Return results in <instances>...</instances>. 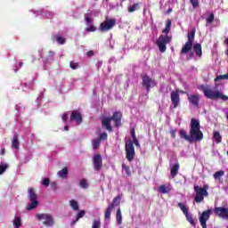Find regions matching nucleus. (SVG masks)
<instances>
[{"label":"nucleus","instance_id":"nucleus-28","mask_svg":"<svg viewBox=\"0 0 228 228\" xmlns=\"http://www.w3.org/2000/svg\"><path fill=\"white\" fill-rule=\"evenodd\" d=\"M185 218H186L187 222H189V224H191V225H192V227H195V224H196L195 219L193 218L192 215L186 214Z\"/></svg>","mask_w":228,"mask_h":228},{"label":"nucleus","instance_id":"nucleus-52","mask_svg":"<svg viewBox=\"0 0 228 228\" xmlns=\"http://www.w3.org/2000/svg\"><path fill=\"white\" fill-rule=\"evenodd\" d=\"M12 148L14 149L15 151H19V143H12Z\"/></svg>","mask_w":228,"mask_h":228},{"label":"nucleus","instance_id":"nucleus-57","mask_svg":"<svg viewBox=\"0 0 228 228\" xmlns=\"http://www.w3.org/2000/svg\"><path fill=\"white\" fill-rule=\"evenodd\" d=\"M19 65H20V67H22V65H24V63L20 62Z\"/></svg>","mask_w":228,"mask_h":228},{"label":"nucleus","instance_id":"nucleus-25","mask_svg":"<svg viewBox=\"0 0 228 228\" xmlns=\"http://www.w3.org/2000/svg\"><path fill=\"white\" fill-rule=\"evenodd\" d=\"M53 38L58 44H60V45H64L66 42L65 38L61 37L60 34L55 35Z\"/></svg>","mask_w":228,"mask_h":228},{"label":"nucleus","instance_id":"nucleus-37","mask_svg":"<svg viewBox=\"0 0 228 228\" xmlns=\"http://www.w3.org/2000/svg\"><path fill=\"white\" fill-rule=\"evenodd\" d=\"M213 20H215V13L210 12L208 17L206 19L207 24H213Z\"/></svg>","mask_w":228,"mask_h":228},{"label":"nucleus","instance_id":"nucleus-43","mask_svg":"<svg viewBox=\"0 0 228 228\" xmlns=\"http://www.w3.org/2000/svg\"><path fill=\"white\" fill-rule=\"evenodd\" d=\"M8 168V164H1L0 165V175L4 174V171Z\"/></svg>","mask_w":228,"mask_h":228},{"label":"nucleus","instance_id":"nucleus-49","mask_svg":"<svg viewBox=\"0 0 228 228\" xmlns=\"http://www.w3.org/2000/svg\"><path fill=\"white\" fill-rule=\"evenodd\" d=\"M62 120H63V122H67V120H69V114L64 113L62 115Z\"/></svg>","mask_w":228,"mask_h":228},{"label":"nucleus","instance_id":"nucleus-8","mask_svg":"<svg viewBox=\"0 0 228 228\" xmlns=\"http://www.w3.org/2000/svg\"><path fill=\"white\" fill-rule=\"evenodd\" d=\"M122 200V197L120 195L116 196L112 202L108 206V208L105 210L104 213V218L105 220H110L111 218V211L117 208V206H120V200Z\"/></svg>","mask_w":228,"mask_h":228},{"label":"nucleus","instance_id":"nucleus-2","mask_svg":"<svg viewBox=\"0 0 228 228\" xmlns=\"http://www.w3.org/2000/svg\"><path fill=\"white\" fill-rule=\"evenodd\" d=\"M198 88L203 92L207 99H210L211 101H217V99H221V101L224 102L228 101V96L224 94V93L218 89H211L206 87L204 85L200 86Z\"/></svg>","mask_w":228,"mask_h":228},{"label":"nucleus","instance_id":"nucleus-40","mask_svg":"<svg viewBox=\"0 0 228 228\" xmlns=\"http://www.w3.org/2000/svg\"><path fill=\"white\" fill-rule=\"evenodd\" d=\"M223 79H228V74L219 75L214 79V81L216 83V81H222Z\"/></svg>","mask_w":228,"mask_h":228},{"label":"nucleus","instance_id":"nucleus-56","mask_svg":"<svg viewBox=\"0 0 228 228\" xmlns=\"http://www.w3.org/2000/svg\"><path fill=\"white\" fill-rule=\"evenodd\" d=\"M4 152H5L4 149H2V150H1V154H2V156H4Z\"/></svg>","mask_w":228,"mask_h":228},{"label":"nucleus","instance_id":"nucleus-47","mask_svg":"<svg viewBox=\"0 0 228 228\" xmlns=\"http://www.w3.org/2000/svg\"><path fill=\"white\" fill-rule=\"evenodd\" d=\"M191 4H192V8H197L199 6V0H191Z\"/></svg>","mask_w":228,"mask_h":228},{"label":"nucleus","instance_id":"nucleus-31","mask_svg":"<svg viewBox=\"0 0 228 228\" xmlns=\"http://www.w3.org/2000/svg\"><path fill=\"white\" fill-rule=\"evenodd\" d=\"M225 175V172L224 170H220V171H216L213 177L214 179H220L222 177H224V175Z\"/></svg>","mask_w":228,"mask_h":228},{"label":"nucleus","instance_id":"nucleus-9","mask_svg":"<svg viewBox=\"0 0 228 228\" xmlns=\"http://www.w3.org/2000/svg\"><path fill=\"white\" fill-rule=\"evenodd\" d=\"M37 220L43 222L45 227H53L54 225V217L51 214H37Z\"/></svg>","mask_w":228,"mask_h":228},{"label":"nucleus","instance_id":"nucleus-1","mask_svg":"<svg viewBox=\"0 0 228 228\" xmlns=\"http://www.w3.org/2000/svg\"><path fill=\"white\" fill-rule=\"evenodd\" d=\"M190 134L184 129L179 131V136L182 140L193 143V142H201L204 139V134L200 131V122L195 118L191 119Z\"/></svg>","mask_w":228,"mask_h":228},{"label":"nucleus","instance_id":"nucleus-46","mask_svg":"<svg viewBox=\"0 0 228 228\" xmlns=\"http://www.w3.org/2000/svg\"><path fill=\"white\" fill-rule=\"evenodd\" d=\"M50 186H51L52 190H53V191H56L58 190V183H56V182H52L50 183Z\"/></svg>","mask_w":228,"mask_h":228},{"label":"nucleus","instance_id":"nucleus-45","mask_svg":"<svg viewBox=\"0 0 228 228\" xmlns=\"http://www.w3.org/2000/svg\"><path fill=\"white\" fill-rule=\"evenodd\" d=\"M50 184H51V180H49V178L43 179V186H45V188H47Z\"/></svg>","mask_w":228,"mask_h":228},{"label":"nucleus","instance_id":"nucleus-51","mask_svg":"<svg viewBox=\"0 0 228 228\" xmlns=\"http://www.w3.org/2000/svg\"><path fill=\"white\" fill-rule=\"evenodd\" d=\"M175 134H176V131L175 129L170 130V134H171L172 138H175Z\"/></svg>","mask_w":228,"mask_h":228},{"label":"nucleus","instance_id":"nucleus-53","mask_svg":"<svg viewBox=\"0 0 228 228\" xmlns=\"http://www.w3.org/2000/svg\"><path fill=\"white\" fill-rule=\"evenodd\" d=\"M94 51H89L86 53V56H88L89 58H92V56H94Z\"/></svg>","mask_w":228,"mask_h":228},{"label":"nucleus","instance_id":"nucleus-29","mask_svg":"<svg viewBox=\"0 0 228 228\" xmlns=\"http://www.w3.org/2000/svg\"><path fill=\"white\" fill-rule=\"evenodd\" d=\"M136 10H140V4L136 3L133 5L128 6L129 13H133V12H136Z\"/></svg>","mask_w":228,"mask_h":228},{"label":"nucleus","instance_id":"nucleus-20","mask_svg":"<svg viewBox=\"0 0 228 228\" xmlns=\"http://www.w3.org/2000/svg\"><path fill=\"white\" fill-rule=\"evenodd\" d=\"M106 140H108V134H106V132H103L100 134L99 138L93 141V143H101V142H106Z\"/></svg>","mask_w":228,"mask_h":228},{"label":"nucleus","instance_id":"nucleus-12","mask_svg":"<svg viewBox=\"0 0 228 228\" xmlns=\"http://www.w3.org/2000/svg\"><path fill=\"white\" fill-rule=\"evenodd\" d=\"M182 94H185L187 95V99H188L190 104H191L195 108H199V104L200 102V94H188L186 92H183V91H182Z\"/></svg>","mask_w":228,"mask_h":228},{"label":"nucleus","instance_id":"nucleus-10","mask_svg":"<svg viewBox=\"0 0 228 228\" xmlns=\"http://www.w3.org/2000/svg\"><path fill=\"white\" fill-rule=\"evenodd\" d=\"M141 77L142 80V86L147 92H151V88H154V86H156V80L152 79L149 75H142Z\"/></svg>","mask_w":228,"mask_h":228},{"label":"nucleus","instance_id":"nucleus-36","mask_svg":"<svg viewBox=\"0 0 228 228\" xmlns=\"http://www.w3.org/2000/svg\"><path fill=\"white\" fill-rule=\"evenodd\" d=\"M178 208H180V209L183 211V215L186 216L188 215V208H186V206L181 202L178 203Z\"/></svg>","mask_w":228,"mask_h":228},{"label":"nucleus","instance_id":"nucleus-41","mask_svg":"<svg viewBox=\"0 0 228 228\" xmlns=\"http://www.w3.org/2000/svg\"><path fill=\"white\" fill-rule=\"evenodd\" d=\"M85 20L86 22V26H90V24H93L94 19H92L88 14H85Z\"/></svg>","mask_w":228,"mask_h":228},{"label":"nucleus","instance_id":"nucleus-22","mask_svg":"<svg viewBox=\"0 0 228 228\" xmlns=\"http://www.w3.org/2000/svg\"><path fill=\"white\" fill-rule=\"evenodd\" d=\"M57 175L61 177V179H67V176L69 175V169L67 167H63L62 170H60L57 173Z\"/></svg>","mask_w":228,"mask_h":228},{"label":"nucleus","instance_id":"nucleus-7","mask_svg":"<svg viewBox=\"0 0 228 228\" xmlns=\"http://www.w3.org/2000/svg\"><path fill=\"white\" fill-rule=\"evenodd\" d=\"M172 42V37L168 35H160L157 39V45L160 53H165L167 51V45Z\"/></svg>","mask_w":228,"mask_h":228},{"label":"nucleus","instance_id":"nucleus-14","mask_svg":"<svg viewBox=\"0 0 228 228\" xmlns=\"http://www.w3.org/2000/svg\"><path fill=\"white\" fill-rule=\"evenodd\" d=\"M211 217V209L205 210L200 216V224L202 228H208V220Z\"/></svg>","mask_w":228,"mask_h":228},{"label":"nucleus","instance_id":"nucleus-48","mask_svg":"<svg viewBox=\"0 0 228 228\" xmlns=\"http://www.w3.org/2000/svg\"><path fill=\"white\" fill-rule=\"evenodd\" d=\"M12 143H19V135L15 134L13 136Z\"/></svg>","mask_w":228,"mask_h":228},{"label":"nucleus","instance_id":"nucleus-19","mask_svg":"<svg viewBox=\"0 0 228 228\" xmlns=\"http://www.w3.org/2000/svg\"><path fill=\"white\" fill-rule=\"evenodd\" d=\"M192 49L196 53V55L200 58L202 56V45L199 43L192 45Z\"/></svg>","mask_w":228,"mask_h":228},{"label":"nucleus","instance_id":"nucleus-26","mask_svg":"<svg viewBox=\"0 0 228 228\" xmlns=\"http://www.w3.org/2000/svg\"><path fill=\"white\" fill-rule=\"evenodd\" d=\"M85 215H86V211L79 210L77 215L76 220H74L72 222V224H76L77 222H79L80 218H83V216H85Z\"/></svg>","mask_w":228,"mask_h":228},{"label":"nucleus","instance_id":"nucleus-17","mask_svg":"<svg viewBox=\"0 0 228 228\" xmlns=\"http://www.w3.org/2000/svg\"><path fill=\"white\" fill-rule=\"evenodd\" d=\"M93 165H94V169L96 172H99L102 168V157L101 154H95L93 157Z\"/></svg>","mask_w":228,"mask_h":228},{"label":"nucleus","instance_id":"nucleus-16","mask_svg":"<svg viewBox=\"0 0 228 228\" xmlns=\"http://www.w3.org/2000/svg\"><path fill=\"white\" fill-rule=\"evenodd\" d=\"M69 122H76L77 126L81 125L83 123L81 112L79 110H73L69 118Z\"/></svg>","mask_w":228,"mask_h":228},{"label":"nucleus","instance_id":"nucleus-34","mask_svg":"<svg viewBox=\"0 0 228 228\" xmlns=\"http://www.w3.org/2000/svg\"><path fill=\"white\" fill-rule=\"evenodd\" d=\"M130 134H131V136H132L133 143H139L138 138H136V134H135L134 128H132L130 130Z\"/></svg>","mask_w":228,"mask_h":228},{"label":"nucleus","instance_id":"nucleus-21","mask_svg":"<svg viewBox=\"0 0 228 228\" xmlns=\"http://www.w3.org/2000/svg\"><path fill=\"white\" fill-rule=\"evenodd\" d=\"M179 174V163L175 164L171 167V177L174 179Z\"/></svg>","mask_w":228,"mask_h":228},{"label":"nucleus","instance_id":"nucleus-32","mask_svg":"<svg viewBox=\"0 0 228 228\" xmlns=\"http://www.w3.org/2000/svg\"><path fill=\"white\" fill-rule=\"evenodd\" d=\"M214 140L216 143L222 142V135H220V132L214 133Z\"/></svg>","mask_w":228,"mask_h":228},{"label":"nucleus","instance_id":"nucleus-11","mask_svg":"<svg viewBox=\"0 0 228 228\" xmlns=\"http://www.w3.org/2000/svg\"><path fill=\"white\" fill-rule=\"evenodd\" d=\"M116 24L117 20L115 19L106 20L100 24L99 29L102 31V33H104L106 31H110V29H111Z\"/></svg>","mask_w":228,"mask_h":228},{"label":"nucleus","instance_id":"nucleus-50","mask_svg":"<svg viewBox=\"0 0 228 228\" xmlns=\"http://www.w3.org/2000/svg\"><path fill=\"white\" fill-rule=\"evenodd\" d=\"M54 52L53 51H49L48 52V58H54Z\"/></svg>","mask_w":228,"mask_h":228},{"label":"nucleus","instance_id":"nucleus-38","mask_svg":"<svg viewBox=\"0 0 228 228\" xmlns=\"http://www.w3.org/2000/svg\"><path fill=\"white\" fill-rule=\"evenodd\" d=\"M13 225L16 228L20 227L22 225V221L20 220V217H15L13 220Z\"/></svg>","mask_w":228,"mask_h":228},{"label":"nucleus","instance_id":"nucleus-30","mask_svg":"<svg viewBox=\"0 0 228 228\" xmlns=\"http://www.w3.org/2000/svg\"><path fill=\"white\" fill-rule=\"evenodd\" d=\"M87 33H94V31H97V27L94 26V23H91L87 25V27L85 28Z\"/></svg>","mask_w":228,"mask_h":228},{"label":"nucleus","instance_id":"nucleus-24","mask_svg":"<svg viewBox=\"0 0 228 228\" xmlns=\"http://www.w3.org/2000/svg\"><path fill=\"white\" fill-rule=\"evenodd\" d=\"M171 28H172V20H167L166 28L162 30V33H164L165 35H168V33H170Z\"/></svg>","mask_w":228,"mask_h":228},{"label":"nucleus","instance_id":"nucleus-3","mask_svg":"<svg viewBox=\"0 0 228 228\" xmlns=\"http://www.w3.org/2000/svg\"><path fill=\"white\" fill-rule=\"evenodd\" d=\"M111 120L114 121L115 127H120V126H122V112L115 111L112 114V117H108L102 119V127H105L109 133L113 131V127L111 126Z\"/></svg>","mask_w":228,"mask_h":228},{"label":"nucleus","instance_id":"nucleus-15","mask_svg":"<svg viewBox=\"0 0 228 228\" xmlns=\"http://www.w3.org/2000/svg\"><path fill=\"white\" fill-rule=\"evenodd\" d=\"M214 213L219 217L224 220H228V208L216 207L214 208Z\"/></svg>","mask_w":228,"mask_h":228},{"label":"nucleus","instance_id":"nucleus-23","mask_svg":"<svg viewBox=\"0 0 228 228\" xmlns=\"http://www.w3.org/2000/svg\"><path fill=\"white\" fill-rule=\"evenodd\" d=\"M116 220L118 222V225H122V210L120 209V208L117 209Z\"/></svg>","mask_w":228,"mask_h":228},{"label":"nucleus","instance_id":"nucleus-33","mask_svg":"<svg viewBox=\"0 0 228 228\" xmlns=\"http://www.w3.org/2000/svg\"><path fill=\"white\" fill-rule=\"evenodd\" d=\"M122 170H124L128 177H131V168L126 164H122Z\"/></svg>","mask_w":228,"mask_h":228},{"label":"nucleus","instance_id":"nucleus-6","mask_svg":"<svg viewBox=\"0 0 228 228\" xmlns=\"http://www.w3.org/2000/svg\"><path fill=\"white\" fill-rule=\"evenodd\" d=\"M195 28H193L188 35L187 38L188 41L185 43V45L183 46L180 54H188L191 49H193V42L195 40Z\"/></svg>","mask_w":228,"mask_h":228},{"label":"nucleus","instance_id":"nucleus-39","mask_svg":"<svg viewBox=\"0 0 228 228\" xmlns=\"http://www.w3.org/2000/svg\"><path fill=\"white\" fill-rule=\"evenodd\" d=\"M69 67H70V69H72L73 70H76V69H79V63L75 62L74 61H71L69 62Z\"/></svg>","mask_w":228,"mask_h":228},{"label":"nucleus","instance_id":"nucleus-54","mask_svg":"<svg viewBox=\"0 0 228 228\" xmlns=\"http://www.w3.org/2000/svg\"><path fill=\"white\" fill-rule=\"evenodd\" d=\"M93 149H94V151L99 149V143H94L93 144Z\"/></svg>","mask_w":228,"mask_h":228},{"label":"nucleus","instance_id":"nucleus-59","mask_svg":"<svg viewBox=\"0 0 228 228\" xmlns=\"http://www.w3.org/2000/svg\"><path fill=\"white\" fill-rule=\"evenodd\" d=\"M89 15H92V12H89Z\"/></svg>","mask_w":228,"mask_h":228},{"label":"nucleus","instance_id":"nucleus-44","mask_svg":"<svg viewBox=\"0 0 228 228\" xmlns=\"http://www.w3.org/2000/svg\"><path fill=\"white\" fill-rule=\"evenodd\" d=\"M80 186L81 188H84V190H86V188H88V182L86 181V179H82L80 181Z\"/></svg>","mask_w":228,"mask_h":228},{"label":"nucleus","instance_id":"nucleus-42","mask_svg":"<svg viewBox=\"0 0 228 228\" xmlns=\"http://www.w3.org/2000/svg\"><path fill=\"white\" fill-rule=\"evenodd\" d=\"M92 228H101V219L94 220Z\"/></svg>","mask_w":228,"mask_h":228},{"label":"nucleus","instance_id":"nucleus-13","mask_svg":"<svg viewBox=\"0 0 228 228\" xmlns=\"http://www.w3.org/2000/svg\"><path fill=\"white\" fill-rule=\"evenodd\" d=\"M126 158L127 161H133L134 159V145L133 143L125 144Z\"/></svg>","mask_w":228,"mask_h":228},{"label":"nucleus","instance_id":"nucleus-58","mask_svg":"<svg viewBox=\"0 0 228 228\" xmlns=\"http://www.w3.org/2000/svg\"><path fill=\"white\" fill-rule=\"evenodd\" d=\"M135 145L140 146V143H136Z\"/></svg>","mask_w":228,"mask_h":228},{"label":"nucleus","instance_id":"nucleus-5","mask_svg":"<svg viewBox=\"0 0 228 228\" xmlns=\"http://www.w3.org/2000/svg\"><path fill=\"white\" fill-rule=\"evenodd\" d=\"M28 197L31 203L27 205V211H31L32 209H36L38 208V195L34 188L29 187L28 189Z\"/></svg>","mask_w":228,"mask_h":228},{"label":"nucleus","instance_id":"nucleus-55","mask_svg":"<svg viewBox=\"0 0 228 228\" xmlns=\"http://www.w3.org/2000/svg\"><path fill=\"white\" fill-rule=\"evenodd\" d=\"M64 131H69V126H64Z\"/></svg>","mask_w":228,"mask_h":228},{"label":"nucleus","instance_id":"nucleus-35","mask_svg":"<svg viewBox=\"0 0 228 228\" xmlns=\"http://www.w3.org/2000/svg\"><path fill=\"white\" fill-rule=\"evenodd\" d=\"M159 191L160 193H168L170 191V188H168L167 185H160Z\"/></svg>","mask_w":228,"mask_h":228},{"label":"nucleus","instance_id":"nucleus-18","mask_svg":"<svg viewBox=\"0 0 228 228\" xmlns=\"http://www.w3.org/2000/svg\"><path fill=\"white\" fill-rule=\"evenodd\" d=\"M171 102L173 104V108H178L181 102V97L179 95V91H172L171 92Z\"/></svg>","mask_w":228,"mask_h":228},{"label":"nucleus","instance_id":"nucleus-27","mask_svg":"<svg viewBox=\"0 0 228 228\" xmlns=\"http://www.w3.org/2000/svg\"><path fill=\"white\" fill-rule=\"evenodd\" d=\"M69 206L74 209V211H77L79 209V203L75 200H69Z\"/></svg>","mask_w":228,"mask_h":228},{"label":"nucleus","instance_id":"nucleus-4","mask_svg":"<svg viewBox=\"0 0 228 228\" xmlns=\"http://www.w3.org/2000/svg\"><path fill=\"white\" fill-rule=\"evenodd\" d=\"M208 190H209V185L205 184L203 187H200L197 184H194V202L197 204H200V202H204V197H208L209 192H208Z\"/></svg>","mask_w":228,"mask_h":228}]
</instances>
